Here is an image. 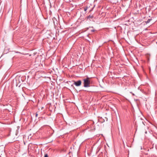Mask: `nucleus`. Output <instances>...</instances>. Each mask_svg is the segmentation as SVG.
Listing matches in <instances>:
<instances>
[{
	"instance_id": "obj_1",
	"label": "nucleus",
	"mask_w": 157,
	"mask_h": 157,
	"mask_svg": "<svg viewBox=\"0 0 157 157\" xmlns=\"http://www.w3.org/2000/svg\"><path fill=\"white\" fill-rule=\"evenodd\" d=\"M84 86L85 87H87L90 86V78L87 77L86 78L83 79Z\"/></svg>"
},
{
	"instance_id": "obj_2",
	"label": "nucleus",
	"mask_w": 157,
	"mask_h": 157,
	"mask_svg": "<svg viewBox=\"0 0 157 157\" xmlns=\"http://www.w3.org/2000/svg\"><path fill=\"white\" fill-rule=\"evenodd\" d=\"M73 82V84L77 86H80L82 84V82L80 80H79L77 81H74Z\"/></svg>"
},
{
	"instance_id": "obj_3",
	"label": "nucleus",
	"mask_w": 157,
	"mask_h": 157,
	"mask_svg": "<svg viewBox=\"0 0 157 157\" xmlns=\"http://www.w3.org/2000/svg\"><path fill=\"white\" fill-rule=\"evenodd\" d=\"M151 20H152L151 19H149L147 20V21H145V22L146 23V24H147L149 22H150V21Z\"/></svg>"
},
{
	"instance_id": "obj_4",
	"label": "nucleus",
	"mask_w": 157,
	"mask_h": 157,
	"mask_svg": "<svg viewBox=\"0 0 157 157\" xmlns=\"http://www.w3.org/2000/svg\"><path fill=\"white\" fill-rule=\"evenodd\" d=\"M44 157H48V154H44Z\"/></svg>"
},
{
	"instance_id": "obj_5",
	"label": "nucleus",
	"mask_w": 157,
	"mask_h": 157,
	"mask_svg": "<svg viewBox=\"0 0 157 157\" xmlns=\"http://www.w3.org/2000/svg\"><path fill=\"white\" fill-rule=\"evenodd\" d=\"M87 10V8H84V10L85 11H86Z\"/></svg>"
},
{
	"instance_id": "obj_6",
	"label": "nucleus",
	"mask_w": 157,
	"mask_h": 157,
	"mask_svg": "<svg viewBox=\"0 0 157 157\" xmlns=\"http://www.w3.org/2000/svg\"><path fill=\"white\" fill-rule=\"evenodd\" d=\"M37 116H38V114L37 113H36V117H37Z\"/></svg>"
},
{
	"instance_id": "obj_7",
	"label": "nucleus",
	"mask_w": 157,
	"mask_h": 157,
	"mask_svg": "<svg viewBox=\"0 0 157 157\" xmlns=\"http://www.w3.org/2000/svg\"><path fill=\"white\" fill-rule=\"evenodd\" d=\"M94 31H95L94 29H92L91 30V31L92 32H94Z\"/></svg>"
},
{
	"instance_id": "obj_8",
	"label": "nucleus",
	"mask_w": 157,
	"mask_h": 157,
	"mask_svg": "<svg viewBox=\"0 0 157 157\" xmlns=\"http://www.w3.org/2000/svg\"><path fill=\"white\" fill-rule=\"evenodd\" d=\"M88 17H89V18H91V16H90V15H89V16H88Z\"/></svg>"
}]
</instances>
